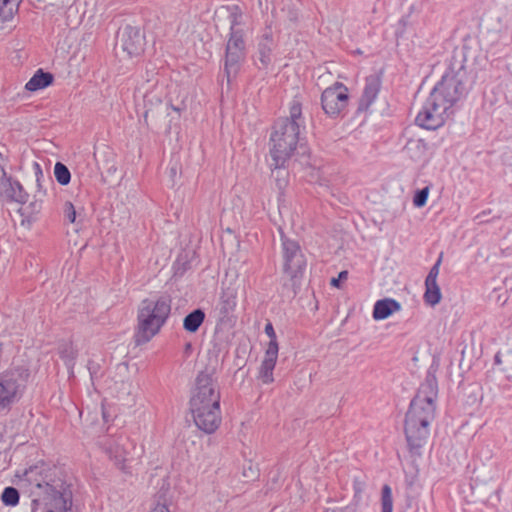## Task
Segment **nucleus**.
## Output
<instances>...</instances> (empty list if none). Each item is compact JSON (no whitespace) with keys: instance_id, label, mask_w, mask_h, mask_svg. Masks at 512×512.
I'll return each mask as SVG.
<instances>
[{"instance_id":"obj_1","label":"nucleus","mask_w":512,"mask_h":512,"mask_svg":"<svg viewBox=\"0 0 512 512\" xmlns=\"http://www.w3.org/2000/svg\"><path fill=\"white\" fill-rule=\"evenodd\" d=\"M438 366V360L433 358L426 379L410 401L405 415L404 432L408 447L412 452L420 449L426 443L430 434V424L435 418L438 385L433 371Z\"/></svg>"},{"instance_id":"obj_2","label":"nucleus","mask_w":512,"mask_h":512,"mask_svg":"<svg viewBox=\"0 0 512 512\" xmlns=\"http://www.w3.org/2000/svg\"><path fill=\"white\" fill-rule=\"evenodd\" d=\"M306 132L305 118L302 113V105L299 101H293L289 107V116L279 118L274 122L269 139V154L276 163L289 162L297 145L302 148V137Z\"/></svg>"},{"instance_id":"obj_3","label":"nucleus","mask_w":512,"mask_h":512,"mask_svg":"<svg viewBox=\"0 0 512 512\" xmlns=\"http://www.w3.org/2000/svg\"><path fill=\"white\" fill-rule=\"evenodd\" d=\"M171 305L172 299L167 294L141 301L137 311V326L133 335L136 346L148 343L160 332L170 317Z\"/></svg>"},{"instance_id":"obj_4","label":"nucleus","mask_w":512,"mask_h":512,"mask_svg":"<svg viewBox=\"0 0 512 512\" xmlns=\"http://www.w3.org/2000/svg\"><path fill=\"white\" fill-rule=\"evenodd\" d=\"M282 271L288 277L283 283V292L294 298L300 291L302 280L307 268V258L303 249L294 238L280 233Z\"/></svg>"},{"instance_id":"obj_5","label":"nucleus","mask_w":512,"mask_h":512,"mask_svg":"<svg viewBox=\"0 0 512 512\" xmlns=\"http://www.w3.org/2000/svg\"><path fill=\"white\" fill-rule=\"evenodd\" d=\"M30 370L22 365L12 367L0 374V411L10 410L26 387Z\"/></svg>"},{"instance_id":"obj_6","label":"nucleus","mask_w":512,"mask_h":512,"mask_svg":"<svg viewBox=\"0 0 512 512\" xmlns=\"http://www.w3.org/2000/svg\"><path fill=\"white\" fill-rule=\"evenodd\" d=\"M349 100L347 86L339 81L324 89L320 97L321 107L331 119H337L345 113Z\"/></svg>"},{"instance_id":"obj_7","label":"nucleus","mask_w":512,"mask_h":512,"mask_svg":"<svg viewBox=\"0 0 512 512\" xmlns=\"http://www.w3.org/2000/svg\"><path fill=\"white\" fill-rule=\"evenodd\" d=\"M221 394L217 381L206 371H201L195 379V388L189 401V408L220 404Z\"/></svg>"},{"instance_id":"obj_8","label":"nucleus","mask_w":512,"mask_h":512,"mask_svg":"<svg viewBox=\"0 0 512 512\" xmlns=\"http://www.w3.org/2000/svg\"><path fill=\"white\" fill-rule=\"evenodd\" d=\"M123 52L130 58L142 56L146 47V37L144 31L139 26L126 24L119 28L117 32V42Z\"/></svg>"},{"instance_id":"obj_9","label":"nucleus","mask_w":512,"mask_h":512,"mask_svg":"<svg viewBox=\"0 0 512 512\" xmlns=\"http://www.w3.org/2000/svg\"><path fill=\"white\" fill-rule=\"evenodd\" d=\"M196 427L206 434H213L222 422L220 404L189 408Z\"/></svg>"},{"instance_id":"obj_10","label":"nucleus","mask_w":512,"mask_h":512,"mask_svg":"<svg viewBox=\"0 0 512 512\" xmlns=\"http://www.w3.org/2000/svg\"><path fill=\"white\" fill-rule=\"evenodd\" d=\"M277 44L273 37L271 26H266L262 34L257 37L256 51L253 56L254 65L258 70L268 71L273 61V52Z\"/></svg>"},{"instance_id":"obj_11","label":"nucleus","mask_w":512,"mask_h":512,"mask_svg":"<svg viewBox=\"0 0 512 512\" xmlns=\"http://www.w3.org/2000/svg\"><path fill=\"white\" fill-rule=\"evenodd\" d=\"M247 53V50H225L224 57L221 60L222 79L220 81L223 86L224 80H226L228 90L240 73L246 61Z\"/></svg>"},{"instance_id":"obj_12","label":"nucleus","mask_w":512,"mask_h":512,"mask_svg":"<svg viewBox=\"0 0 512 512\" xmlns=\"http://www.w3.org/2000/svg\"><path fill=\"white\" fill-rule=\"evenodd\" d=\"M38 488L44 487L45 494L53 501V506L58 512H68L72 508V491L70 485L64 481L56 484L46 482L44 485L37 483Z\"/></svg>"},{"instance_id":"obj_13","label":"nucleus","mask_w":512,"mask_h":512,"mask_svg":"<svg viewBox=\"0 0 512 512\" xmlns=\"http://www.w3.org/2000/svg\"><path fill=\"white\" fill-rule=\"evenodd\" d=\"M229 10L230 29L225 50H247L244 30L237 27L241 23L242 12L238 6L229 8Z\"/></svg>"},{"instance_id":"obj_14","label":"nucleus","mask_w":512,"mask_h":512,"mask_svg":"<svg viewBox=\"0 0 512 512\" xmlns=\"http://www.w3.org/2000/svg\"><path fill=\"white\" fill-rule=\"evenodd\" d=\"M236 306V291L231 288L223 290L217 305L218 323L229 327L234 326L237 321V316L235 315Z\"/></svg>"},{"instance_id":"obj_15","label":"nucleus","mask_w":512,"mask_h":512,"mask_svg":"<svg viewBox=\"0 0 512 512\" xmlns=\"http://www.w3.org/2000/svg\"><path fill=\"white\" fill-rule=\"evenodd\" d=\"M382 79L380 74H371L365 78V85L358 102L357 113L366 112L375 102L381 90Z\"/></svg>"},{"instance_id":"obj_16","label":"nucleus","mask_w":512,"mask_h":512,"mask_svg":"<svg viewBox=\"0 0 512 512\" xmlns=\"http://www.w3.org/2000/svg\"><path fill=\"white\" fill-rule=\"evenodd\" d=\"M447 78L448 71H445L441 77V80L433 88L423 105L426 109H429L433 115L440 114V116H444L448 111L447 96L440 92V87H444V83Z\"/></svg>"},{"instance_id":"obj_17","label":"nucleus","mask_w":512,"mask_h":512,"mask_svg":"<svg viewBox=\"0 0 512 512\" xmlns=\"http://www.w3.org/2000/svg\"><path fill=\"white\" fill-rule=\"evenodd\" d=\"M3 175L0 180L3 187V194L9 201L24 204L29 199V194L24 190L23 186L18 180H14L11 176L2 169Z\"/></svg>"},{"instance_id":"obj_18","label":"nucleus","mask_w":512,"mask_h":512,"mask_svg":"<svg viewBox=\"0 0 512 512\" xmlns=\"http://www.w3.org/2000/svg\"><path fill=\"white\" fill-rule=\"evenodd\" d=\"M274 344L270 349H266L264 359L261 363L258 378L263 384L274 382L273 371L276 366L278 351L274 350Z\"/></svg>"},{"instance_id":"obj_19","label":"nucleus","mask_w":512,"mask_h":512,"mask_svg":"<svg viewBox=\"0 0 512 512\" xmlns=\"http://www.w3.org/2000/svg\"><path fill=\"white\" fill-rule=\"evenodd\" d=\"M269 165L272 178L275 181L279 194L282 196L290 182L289 162L276 163V161L271 160Z\"/></svg>"},{"instance_id":"obj_20","label":"nucleus","mask_w":512,"mask_h":512,"mask_svg":"<svg viewBox=\"0 0 512 512\" xmlns=\"http://www.w3.org/2000/svg\"><path fill=\"white\" fill-rule=\"evenodd\" d=\"M103 446L106 454L114 461L115 465L123 472H127L125 465L127 452L123 445L117 440L109 438L103 443Z\"/></svg>"},{"instance_id":"obj_21","label":"nucleus","mask_w":512,"mask_h":512,"mask_svg":"<svg viewBox=\"0 0 512 512\" xmlns=\"http://www.w3.org/2000/svg\"><path fill=\"white\" fill-rule=\"evenodd\" d=\"M401 309V304L393 298L377 300L374 304L372 316L374 320H384Z\"/></svg>"},{"instance_id":"obj_22","label":"nucleus","mask_w":512,"mask_h":512,"mask_svg":"<svg viewBox=\"0 0 512 512\" xmlns=\"http://www.w3.org/2000/svg\"><path fill=\"white\" fill-rule=\"evenodd\" d=\"M446 122L445 116H440V114L433 115L429 109H426L424 106L419 111L415 118V123L427 130H436L442 127Z\"/></svg>"},{"instance_id":"obj_23","label":"nucleus","mask_w":512,"mask_h":512,"mask_svg":"<svg viewBox=\"0 0 512 512\" xmlns=\"http://www.w3.org/2000/svg\"><path fill=\"white\" fill-rule=\"evenodd\" d=\"M54 82V75L50 72L38 69L30 80L25 84V89L30 92L45 89Z\"/></svg>"},{"instance_id":"obj_24","label":"nucleus","mask_w":512,"mask_h":512,"mask_svg":"<svg viewBox=\"0 0 512 512\" xmlns=\"http://www.w3.org/2000/svg\"><path fill=\"white\" fill-rule=\"evenodd\" d=\"M458 71L453 77H450V88L453 87V95H450V108L456 105L462 99H465L468 94V87L463 80V75Z\"/></svg>"},{"instance_id":"obj_25","label":"nucleus","mask_w":512,"mask_h":512,"mask_svg":"<svg viewBox=\"0 0 512 512\" xmlns=\"http://www.w3.org/2000/svg\"><path fill=\"white\" fill-rule=\"evenodd\" d=\"M206 314L202 308L189 312L183 319V329L189 333H196L204 323Z\"/></svg>"},{"instance_id":"obj_26","label":"nucleus","mask_w":512,"mask_h":512,"mask_svg":"<svg viewBox=\"0 0 512 512\" xmlns=\"http://www.w3.org/2000/svg\"><path fill=\"white\" fill-rule=\"evenodd\" d=\"M21 2L22 0H0V30L6 22L13 19Z\"/></svg>"},{"instance_id":"obj_27","label":"nucleus","mask_w":512,"mask_h":512,"mask_svg":"<svg viewBox=\"0 0 512 512\" xmlns=\"http://www.w3.org/2000/svg\"><path fill=\"white\" fill-rule=\"evenodd\" d=\"M77 355L78 351L73 347L72 343H64L60 345L59 356L69 370L74 368Z\"/></svg>"},{"instance_id":"obj_28","label":"nucleus","mask_w":512,"mask_h":512,"mask_svg":"<svg viewBox=\"0 0 512 512\" xmlns=\"http://www.w3.org/2000/svg\"><path fill=\"white\" fill-rule=\"evenodd\" d=\"M442 294L437 282H425L424 300L431 306L437 305L441 300Z\"/></svg>"},{"instance_id":"obj_29","label":"nucleus","mask_w":512,"mask_h":512,"mask_svg":"<svg viewBox=\"0 0 512 512\" xmlns=\"http://www.w3.org/2000/svg\"><path fill=\"white\" fill-rule=\"evenodd\" d=\"M1 501L5 506L8 507L17 506L20 501V493L18 489L13 486L5 487L1 494Z\"/></svg>"},{"instance_id":"obj_30","label":"nucleus","mask_w":512,"mask_h":512,"mask_svg":"<svg viewBox=\"0 0 512 512\" xmlns=\"http://www.w3.org/2000/svg\"><path fill=\"white\" fill-rule=\"evenodd\" d=\"M54 176L56 181L62 186L68 185L71 181L70 170L60 161L56 162L54 165Z\"/></svg>"},{"instance_id":"obj_31","label":"nucleus","mask_w":512,"mask_h":512,"mask_svg":"<svg viewBox=\"0 0 512 512\" xmlns=\"http://www.w3.org/2000/svg\"><path fill=\"white\" fill-rule=\"evenodd\" d=\"M381 512H393L392 489L388 484L381 489Z\"/></svg>"},{"instance_id":"obj_32","label":"nucleus","mask_w":512,"mask_h":512,"mask_svg":"<svg viewBox=\"0 0 512 512\" xmlns=\"http://www.w3.org/2000/svg\"><path fill=\"white\" fill-rule=\"evenodd\" d=\"M242 475L246 481H254L258 479L260 476L258 465L253 464L252 461H246L243 465Z\"/></svg>"},{"instance_id":"obj_33","label":"nucleus","mask_w":512,"mask_h":512,"mask_svg":"<svg viewBox=\"0 0 512 512\" xmlns=\"http://www.w3.org/2000/svg\"><path fill=\"white\" fill-rule=\"evenodd\" d=\"M282 12L285 14L286 19L291 24H297L299 21V9L292 3H287L283 6Z\"/></svg>"},{"instance_id":"obj_34","label":"nucleus","mask_w":512,"mask_h":512,"mask_svg":"<svg viewBox=\"0 0 512 512\" xmlns=\"http://www.w3.org/2000/svg\"><path fill=\"white\" fill-rule=\"evenodd\" d=\"M428 194H429V188L428 187H424L422 189H418L414 196H413V204L415 207L417 208H421L423 207L426 202H427V199H428Z\"/></svg>"},{"instance_id":"obj_35","label":"nucleus","mask_w":512,"mask_h":512,"mask_svg":"<svg viewBox=\"0 0 512 512\" xmlns=\"http://www.w3.org/2000/svg\"><path fill=\"white\" fill-rule=\"evenodd\" d=\"M63 216L64 219L69 223H75L77 212L72 202L66 201L63 205Z\"/></svg>"},{"instance_id":"obj_36","label":"nucleus","mask_w":512,"mask_h":512,"mask_svg":"<svg viewBox=\"0 0 512 512\" xmlns=\"http://www.w3.org/2000/svg\"><path fill=\"white\" fill-rule=\"evenodd\" d=\"M264 331H265V334L270 339L267 349H270L272 347V345L274 344V347H275L274 350L279 351V345H278L277 336H276L273 324L271 322H268L265 325Z\"/></svg>"},{"instance_id":"obj_37","label":"nucleus","mask_w":512,"mask_h":512,"mask_svg":"<svg viewBox=\"0 0 512 512\" xmlns=\"http://www.w3.org/2000/svg\"><path fill=\"white\" fill-rule=\"evenodd\" d=\"M459 389V395L462 393L463 396L465 395H468V398H469V401L468 402H475L477 397H476V389H477V385L476 384H468L467 386L461 388L460 386L458 387Z\"/></svg>"},{"instance_id":"obj_38","label":"nucleus","mask_w":512,"mask_h":512,"mask_svg":"<svg viewBox=\"0 0 512 512\" xmlns=\"http://www.w3.org/2000/svg\"><path fill=\"white\" fill-rule=\"evenodd\" d=\"M35 168V176H36V184L38 188V192H43V194H46V189L43 188V181H45L43 171L41 169V166L35 162L34 163Z\"/></svg>"},{"instance_id":"obj_39","label":"nucleus","mask_w":512,"mask_h":512,"mask_svg":"<svg viewBox=\"0 0 512 512\" xmlns=\"http://www.w3.org/2000/svg\"><path fill=\"white\" fill-rule=\"evenodd\" d=\"M442 257H443V253L440 254L438 261L430 269L425 282H431V283L437 282L436 279H437V276L439 273V265H440V261H441Z\"/></svg>"},{"instance_id":"obj_40","label":"nucleus","mask_w":512,"mask_h":512,"mask_svg":"<svg viewBox=\"0 0 512 512\" xmlns=\"http://www.w3.org/2000/svg\"><path fill=\"white\" fill-rule=\"evenodd\" d=\"M348 278V271L343 270L341 271L337 277L332 278L330 281V285L332 287L340 289L342 287V284L345 280Z\"/></svg>"},{"instance_id":"obj_41","label":"nucleus","mask_w":512,"mask_h":512,"mask_svg":"<svg viewBox=\"0 0 512 512\" xmlns=\"http://www.w3.org/2000/svg\"><path fill=\"white\" fill-rule=\"evenodd\" d=\"M455 457L457 459L458 464L460 466H462L463 464H465V462L467 460V453H466V451H462L459 454L455 453Z\"/></svg>"},{"instance_id":"obj_42","label":"nucleus","mask_w":512,"mask_h":512,"mask_svg":"<svg viewBox=\"0 0 512 512\" xmlns=\"http://www.w3.org/2000/svg\"><path fill=\"white\" fill-rule=\"evenodd\" d=\"M150 512H170L166 504L158 503Z\"/></svg>"},{"instance_id":"obj_43","label":"nucleus","mask_w":512,"mask_h":512,"mask_svg":"<svg viewBox=\"0 0 512 512\" xmlns=\"http://www.w3.org/2000/svg\"><path fill=\"white\" fill-rule=\"evenodd\" d=\"M353 488H354L355 496L358 494H361L363 491L362 483L359 482L356 478L354 479V482H353Z\"/></svg>"},{"instance_id":"obj_44","label":"nucleus","mask_w":512,"mask_h":512,"mask_svg":"<svg viewBox=\"0 0 512 512\" xmlns=\"http://www.w3.org/2000/svg\"><path fill=\"white\" fill-rule=\"evenodd\" d=\"M502 364V355L501 352H497L494 356V365L499 366Z\"/></svg>"},{"instance_id":"obj_45","label":"nucleus","mask_w":512,"mask_h":512,"mask_svg":"<svg viewBox=\"0 0 512 512\" xmlns=\"http://www.w3.org/2000/svg\"><path fill=\"white\" fill-rule=\"evenodd\" d=\"M30 207H31L32 212H36V211H39L40 204L37 201H35L30 204Z\"/></svg>"},{"instance_id":"obj_46","label":"nucleus","mask_w":512,"mask_h":512,"mask_svg":"<svg viewBox=\"0 0 512 512\" xmlns=\"http://www.w3.org/2000/svg\"><path fill=\"white\" fill-rule=\"evenodd\" d=\"M188 268H189V263L188 262L184 263L181 274H183Z\"/></svg>"},{"instance_id":"obj_47","label":"nucleus","mask_w":512,"mask_h":512,"mask_svg":"<svg viewBox=\"0 0 512 512\" xmlns=\"http://www.w3.org/2000/svg\"><path fill=\"white\" fill-rule=\"evenodd\" d=\"M171 109H173L176 112H179L180 109L178 107H175L174 105L170 104Z\"/></svg>"},{"instance_id":"obj_48","label":"nucleus","mask_w":512,"mask_h":512,"mask_svg":"<svg viewBox=\"0 0 512 512\" xmlns=\"http://www.w3.org/2000/svg\"><path fill=\"white\" fill-rule=\"evenodd\" d=\"M103 418H104V420H105L106 422L108 421V420H107L108 415L106 414V412H105V411H103Z\"/></svg>"},{"instance_id":"obj_49","label":"nucleus","mask_w":512,"mask_h":512,"mask_svg":"<svg viewBox=\"0 0 512 512\" xmlns=\"http://www.w3.org/2000/svg\"><path fill=\"white\" fill-rule=\"evenodd\" d=\"M191 349V343L186 344V350Z\"/></svg>"},{"instance_id":"obj_50","label":"nucleus","mask_w":512,"mask_h":512,"mask_svg":"<svg viewBox=\"0 0 512 512\" xmlns=\"http://www.w3.org/2000/svg\"><path fill=\"white\" fill-rule=\"evenodd\" d=\"M325 512H339V511L336 509H333V510H326Z\"/></svg>"},{"instance_id":"obj_51","label":"nucleus","mask_w":512,"mask_h":512,"mask_svg":"<svg viewBox=\"0 0 512 512\" xmlns=\"http://www.w3.org/2000/svg\"><path fill=\"white\" fill-rule=\"evenodd\" d=\"M32 472V468H30L29 470H26L25 471V474L27 475L28 473Z\"/></svg>"},{"instance_id":"obj_52","label":"nucleus","mask_w":512,"mask_h":512,"mask_svg":"<svg viewBox=\"0 0 512 512\" xmlns=\"http://www.w3.org/2000/svg\"><path fill=\"white\" fill-rule=\"evenodd\" d=\"M48 182H49L50 184H53V181H52V179H51V178H48Z\"/></svg>"},{"instance_id":"obj_53","label":"nucleus","mask_w":512,"mask_h":512,"mask_svg":"<svg viewBox=\"0 0 512 512\" xmlns=\"http://www.w3.org/2000/svg\"><path fill=\"white\" fill-rule=\"evenodd\" d=\"M47 512H54L53 510H48Z\"/></svg>"}]
</instances>
